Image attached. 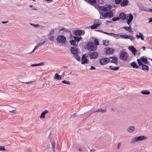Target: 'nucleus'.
<instances>
[{
	"mask_svg": "<svg viewBox=\"0 0 152 152\" xmlns=\"http://www.w3.org/2000/svg\"><path fill=\"white\" fill-rule=\"evenodd\" d=\"M113 50L112 48H107L106 50V52L107 54H110L113 53Z\"/></svg>",
	"mask_w": 152,
	"mask_h": 152,
	"instance_id": "17",
	"label": "nucleus"
},
{
	"mask_svg": "<svg viewBox=\"0 0 152 152\" xmlns=\"http://www.w3.org/2000/svg\"><path fill=\"white\" fill-rule=\"evenodd\" d=\"M88 3L89 4H95L96 1V0H88Z\"/></svg>",
	"mask_w": 152,
	"mask_h": 152,
	"instance_id": "32",
	"label": "nucleus"
},
{
	"mask_svg": "<svg viewBox=\"0 0 152 152\" xmlns=\"http://www.w3.org/2000/svg\"><path fill=\"white\" fill-rule=\"evenodd\" d=\"M84 31L82 30H77L74 31V34L77 36H79L83 34H84Z\"/></svg>",
	"mask_w": 152,
	"mask_h": 152,
	"instance_id": "12",
	"label": "nucleus"
},
{
	"mask_svg": "<svg viewBox=\"0 0 152 152\" xmlns=\"http://www.w3.org/2000/svg\"><path fill=\"white\" fill-rule=\"evenodd\" d=\"M31 66L32 67H34L36 66H38V64H32L31 65Z\"/></svg>",
	"mask_w": 152,
	"mask_h": 152,
	"instance_id": "59",
	"label": "nucleus"
},
{
	"mask_svg": "<svg viewBox=\"0 0 152 152\" xmlns=\"http://www.w3.org/2000/svg\"><path fill=\"white\" fill-rule=\"evenodd\" d=\"M147 138V137L144 136H141L135 137L132 139L130 143L132 144H134L135 142L138 141L146 140Z\"/></svg>",
	"mask_w": 152,
	"mask_h": 152,
	"instance_id": "1",
	"label": "nucleus"
},
{
	"mask_svg": "<svg viewBox=\"0 0 152 152\" xmlns=\"http://www.w3.org/2000/svg\"><path fill=\"white\" fill-rule=\"evenodd\" d=\"M120 37H122L125 39H129V37H130V35H122L120 36Z\"/></svg>",
	"mask_w": 152,
	"mask_h": 152,
	"instance_id": "31",
	"label": "nucleus"
},
{
	"mask_svg": "<svg viewBox=\"0 0 152 152\" xmlns=\"http://www.w3.org/2000/svg\"><path fill=\"white\" fill-rule=\"evenodd\" d=\"M94 42L95 43V46H97V45H99V42H98V40L97 39H96L94 40Z\"/></svg>",
	"mask_w": 152,
	"mask_h": 152,
	"instance_id": "39",
	"label": "nucleus"
},
{
	"mask_svg": "<svg viewBox=\"0 0 152 152\" xmlns=\"http://www.w3.org/2000/svg\"><path fill=\"white\" fill-rule=\"evenodd\" d=\"M62 83H64V84H70V82L69 81V80L67 81L66 80H63L62 81Z\"/></svg>",
	"mask_w": 152,
	"mask_h": 152,
	"instance_id": "42",
	"label": "nucleus"
},
{
	"mask_svg": "<svg viewBox=\"0 0 152 152\" xmlns=\"http://www.w3.org/2000/svg\"><path fill=\"white\" fill-rule=\"evenodd\" d=\"M30 24L31 26H34V27H36L39 26V24H32L31 23H30Z\"/></svg>",
	"mask_w": 152,
	"mask_h": 152,
	"instance_id": "47",
	"label": "nucleus"
},
{
	"mask_svg": "<svg viewBox=\"0 0 152 152\" xmlns=\"http://www.w3.org/2000/svg\"><path fill=\"white\" fill-rule=\"evenodd\" d=\"M110 69L113 70L117 71L118 70L119 68L118 67H113L112 66H109Z\"/></svg>",
	"mask_w": 152,
	"mask_h": 152,
	"instance_id": "24",
	"label": "nucleus"
},
{
	"mask_svg": "<svg viewBox=\"0 0 152 152\" xmlns=\"http://www.w3.org/2000/svg\"><path fill=\"white\" fill-rule=\"evenodd\" d=\"M120 19H121L122 20H126L128 19V16L124 12H121L120 13L119 15V17Z\"/></svg>",
	"mask_w": 152,
	"mask_h": 152,
	"instance_id": "11",
	"label": "nucleus"
},
{
	"mask_svg": "<svg viewBox=\"0 0 152 152\" xmlns=\"http://www.w3.org/2000/svg\"><path fill=\"white\" fill-rule=\"evenodd\" d=\"M97 3L99 4H102L103 3V1L102 0H98L97 1Z\"/></svg>",
	"mask_w": 152,
	"mask_h": 152,
	"instance_id": "55",
	"label": "nucleus"
},
{
	"mask_svg": "<svg viewBox=\"0 0 152 152\" xmlns=\"http://www.w3.org/2000/svg\"><path fill=\"white\" fill-rule=\"evenodd\" d=\"M110 61L109 58H105L101 59L99 61V63L101 64L104 65L106 64Z\"/></svg>",
	"mask_w": 152,
	"mask_h": 152,
	"instance_id": "9",
	"label": "nucleus"
},
{
	"mask_svg": "<svg viewBox=\"0 0 152 152\" xmlns=\"http://www.w3.org/2000/svg\"><path fill=\"white\" fill-rule=\"evenodd\" d=\"M6 149L4 146H0V151H6Z\"/></svg>",
	"mask_w": 152,
	"mask_h": 152,
	"instance_id": "44",
	"label": "nucleus"
},
{
	"mask_svg": "<svg viewBox=\"0 0 152 152\" xmlns=\"http://www.w3.org/2000/svg\"><path fill=\"white\" fill-rule=\"evenodd\" d=\"M70 43V44L71 45L75 46H77V45L76 44V41H75V40L72 39L71 40L69 41Z\"/></svg>",
	"mask_w": 152,
	"mask_h": 152,
	"instance_id": "25",
	"label": "nucleus"
},
{
	"mask_svg": "<svg viewBox=\"0 0 152 152\" xmlns=\"http://www.w3.org/2000/svg\"><path fill=\"white\" fill-rule=\"evenodd\" d=\"M149 21L148 22V23H150L152 21V18H150L149 19Z\"/></svg>",
	"mask_w": 152,
	"mask_h": 152,
	"instance_id": "62",
	"label": "nucleus"
},
{
	"mask_svg": "<svg viewBox=\"0 0 152 152\" xmlns=\"http://www.w3.org/2000/svg\"><path fill=\"white\" fill-rule=\"evenodd\" d=\"M81 63V64H86L88 63V59L86 58H85L84 59H83Z\"/></svg>",
	"mask_w": 152,
	"mask_h": 152,
	"instance_id": "30",
	"label": "nucleus"
},
{
	"mask_svg": "<svg viewBox=\"0 0 152 152\" xmlns=\"http://www.w3.org/2000/svg\"><path fill=\"white\" fill-rule=\"evenodd\" d=\"M85 58H86V56H85V54L83 55L81 58V60L83 61V59H84Z\"/></svg>",
	"mask_w": 152,
	"mask_h": 152,
	"instance_id": "58",
	"label": "nucleus"
},
{
	"mask_svg": "<svg viewBox=\"0 0 152 152\" xmlns=\"http://www.w3.org/2000/svg\"><path fill=\"white\" fill-rule=\"evenodd\" d=\"M135 129V127L133 126H129L126 129V131L129 133H132Z\"/></svg>",
	"mask_w": 152,
	"mask_h": 152,
	"instance_id": "15",
	"label": "nucleus"
},
{
	"mask_svg": "<svg viewBox=\"0 0 152 152\" xmlns=\"http://www.w3.org/2000/svg\"><path fill=\"white\" fill-rule=\"evenodd\" d=\"M54 31L53 29H52L51 31L50 32L49 34V35L50 36V35L53 34L54 33Z\"/></svg>",
	"mask_w": 152,
	"mask_h": 152,
	"instance_id": "51",
	"label": "nucleus"
},
{
	"mask_svg": "<svg viewBox=\"0 0 152 152\" xmlns=\"http://www.w3.org/2000/svg\"><path fill=\"white\" fill-rule=\"evenodd\" d=\"M97 7L98 8V10L99 11H104V9L103 8V6H97Z\"/></svg>",
	"mask_w": 152,
	"mask_h": 152,
	"instance_id": "43",
	"label": "nucleus"
},
{
	"mask_svg": "<svg viewBox=\"0 0 152 152\" xmlns=\"http://www.w3.org/2000/svg\"><path fill=\"white\" fill-rule=\"evenodd\" d=\"M131 66L134 68L137 69L139 68V66L137 65L136 62L133 61L131 64Z\"/></svg>",
	"mask_w": 152,
	"mask_h": 152,
	"instance_id": "19",
	"label": "nucleus"
},
{
	"mask_svg": "<svg viewBox=\"0 0 152 152\" xmlns=\"http://www.w3.org/2000/svg\"><path fill=\"white\" fill-rule=\"evenodd\" d=\"M9 112L10 113H13L15 114L17 113V111H16L15 110H12V111L10 110Z\"/></svg>",
	"mask_w": 152,
	"mask_h": 152,
	"instance_id": "49",
	"label": "nucleus"
},
{
	"mask_svg": "<svg viewBox=\"0 0 152 152\" xmlns=\"http://www.w3.org/2000/svg\"><path fill=\"white\" fill-rule=\"evenodd\" d=\"M120 19L119 17H115L112 19V21H115Z\"/></svg>",
	"mask_w": 152,
	"mask_h": 152,
	"instance_id": "40",
	"label": "nucleus"
},
{
	"mask_svg": "<svg viewBox=\"0 0 152 152\" xmlns=\"http://www.w3.org/2000/svg\"><path fill=\"white\" fill-rule=\"evenodd\" d=\"M77 115H76V113H74L73 114L72 116H71L72 118H74Z\"/></svg>",
	"mask_w": 152,
	"mask_h": 152,
	"instance_id": "60",
	"label": "nucleus"
},
{
	"mask_svg": "<svg viewBox=\"0 0 152 152\" xmlns=\"http://www.w3.org/2000/svg\"><path fill=\"white\" fill-rule=\"evenodd\" d=\"M122 28L124 29L126 31H129V32H132V31L131 30H130L131 28L130 26L128 27L124 26L123 27H122Z\"/></svg>",
	"mask_w": 152,
	"mask_h": 152,
	"instance_id": "27",
	"label": "nucleus"
},
{
	"mask_svg": "<svg viewBox=\"0 0 152 152\" xmlns=\"http://www.w3.org/2000/svg\"><path fill=\"white\" fill-rule=\"evenodd\" d=\"M56 40L58 43H61L62 44H65L66 42V37L62 35H58L56 38Z\"/></svg>",
	"mask_w": 152,
	"mask_h": 152,
	"instance_id": "4",
	"label": "nucleus"
},
{
	"mask_svg": "<svg viewBox=\"0 0 152 152\" xmlns=\"http://www.w3.org/2000/svg\"><path fill=\"white\" fill-rule=\"evenodd\" d=\"M54 78L55 79L60 80L61 79V76L58 75V73H56L55 75Z\"/></svg>",
	"mask_w": 152,
	"mask_h": 152,
	"instance_id": "26",
	"label": "nucleus"
},
{
	"mask_svg": "<svg viewBox=\"0 0 152 152\" xmlns=\"http://www.w3.org/2000/svg\"><path fill=\"white\" fill-rule=\"evenodd\" d=\"M96 68L94 66H91V68L90 69L93 70L95 69Z\"/></svg>",
	"mask_w": 152,
	"mask_h": 152,
	"instance_id": "61",
	"label": "nucleus"
},
{
	"mask_svg": "<svg viewBox=\"0 0 152 152\" xmlns=\"http://www.w3.org/2000/svg\"><path fill=\"white\" fill-rule=\"evenodd\" d=\"M22 82V83H25L26 84H29V83H31L32 82V81H30L28 82Z\"/></svg>",
	"mask_w": 152,
	"mask_h": 152,
	"instance_id": "53",
	"label": "nucleus"
},
{
	"mask_svg": "<svg viewBox=\"0 0 152 152\" xmlns=\"http://www.w3.org/2000/svg\"><path fill=\"white\" fill-rule=\"evenodd\" d=\"M100 23L99 22L96 23V24H94L93 25L91 26V28L92 29L96 28L97 27L100 25Z\"/></svg>",
	"mask_w": 152,
	"mask_h": 152,
	"instance_id": "22",
	"label": "nucleus"
},
{
	"mask_svg": "<svg viewBox=\"0 0 152 152\" xmlns=\"http://www.w3.org/2000/svg\"><path fill=\"white\" fill-rule=\"evenodd\" d=\"M129 2L128 0H123L122 1H121L120 5L122 7H124L128 4Z\"/></svg>",
	"mask_w": 152,
	"mask_h": 152,
	"instance_id": "16",
	"label": "nucleus"
},
{
	"mask_svg": "<svg viewBox=\"0 0 152 152\" xmlns=\"http://www.w3.org/2000/svg\"><path fill=\"white\" fill-rule=\"evenodd\" d=\"M137 61L139 66L142 65L143 64L142 63L146 64H147L148 62L147 59L143 57H141L140 59L138 58Z\"/></svg>",
	"mask_w": 152,
	"mask_h": 152,
	"instance_id": "5",
	"label": "nucleus"
},
{
	"mask_svg": "<svg viewBox=\"0 0 152 152\" xmlns=\"http://www.w3.org/2000/svg\"><path fill=\"white\" fill-rule=\"evenodd\" d=\"M103 44L105 46H107L108 45V43H109V41L107 40L103 41Z\"/></svg>",
	"mask_w": 152,
	"mask_h": 152,
	"instance_id": "36",
	"label": "nucleus"
},
{
	"mask_svg": "<svg viewBox=\"0 0 152 152\" xmlns=\"http://www.w3.org/2000/svg\"><path fill=\"white\" fill-rule=\"evenodd\" d=\"M129 18L128 19L129 20H130L131 21H132L133 19V16L132 14H129Z\"/></svg>",
	"mask_w": 152,
	"mask_h": 152,
	"instance_id": "41",
	"label": "nucleus"
},
{
	"mask_svg": "<svg viewBox=\"0 0 152 152\" xmlns=\"http://www.w3.org/2000/svg\"><path fill=\"white\" fill-rule=\"evenodd\" d=\"M109 58L112 59L113 60H118V58L117 57L113 56H110Z\"/></svg>",
	"mask_w": 152,
	"mask_h": 152,
	"instance_id": "46",
	"label": "nucleus"
},
{
	"mask_svg": "<svg viewBox=\"0 0 152 152\" xmlns=\"http://www.w3.org/2000/svg\"><path fill=\"white\" fill-rule=\"evenodd\" d=\"M55 146V142L53 139L50 140V142L47 145V148L48 150H50V151H53V152H54V148Z\"/></svg>",
	"mask_w": 152,
	"mask_h": 152,
	"instance_id": "3",
	"label": "nucleus"
},
{
	"mask_svg": "<svg viewBox=\"0 0 152 152\" xmlns=\"http://www.w3.org/2000/svg\"><path fill=\"white\" fill-rule=\"evenodd\" d=\"M141 93L142 94L148 95L150 94V92L149 91H148L144 90L142 91L141 92Z\"/></svg>",
	"mask_w": 152,
	"mask_h": 152,
	"instance_id": "28",
	"label": "nucleus"
},
{
	"mask_svg": "<svg viewBox=\"0 0 152 152\" xmlns=\"http://www.w3.org/2000/svg\"><path fill=\"white\" fill-rule=\"evenodd\" d=\"M44 64V62H41L39 63L38 64V66H42Z\"/></svg>",
	"mask_w": 152,
	"mask_h": 152,
	"instance_id": "56",
	"label": "nucleus"
},
{
	"mask_svg": "<svg viewBox=\"0 0 152 152\" xmlns=\"http://www.w3.org/2000/svg\"><path fill=\"white\" fill-rule=\"evenodd\" d=\"M104 11H107L110 10L112 8V6L110 4L105 5L103 6Z\"/></svg>",
	"mask_w": 152,
	"mask_h": 152,
	"instance_id": "14",
	"label": "nucleus"
},
{
	"mask_svg": "<svg viewBox=\"0 0 152 152\" xmlns=\"http://www.w3.org/2000/svg\"><path fill=\"white\" fill-rule=\"evenodd\" d=\"M129 39H130L131 41H132L134 39V38L133 37L130 36V37H129Z\"/></svg>",
	"mask_w": 152,
	"mask_h": 152,
	"instance_id": "52",
	"label": "nucleus"
},
{
	"mask_svg": "<svg viewBox=\"0 0 152 152\" xmlns=\"http://www.w3.org/2000/svg\"><path fill=\"white\" fill-rule=\"evenodd\" d=\"M122 0H115V2L116 4H118L121 3Z\"/></svg>",
	"mask_w": 152,
	"mask_h": 152,
	"instance_id": "45",
	"label": "nucleus"
},
{
	"mask_svg": "<svg viewBox=\"0 0 152 152\" xmlns=\"http://www.w3.org/2000/svg\"><path fill=\"white\" fill-rule=\"evenodd\" d=\"M71 53L73 55H75L78 54V49L75 47H72L70 49Z\"/></svg>",
	"mask_w": 152,
	"mask_h": 152,
	"instance_id": "10",
	"label": "nucleus"
},
{
	"mask_svg": "<svg viewBox=\"0 0 152 152\" xmlns=\"http://www.w3.org/2000/svg\"><path fill=\"white\" fill-rule=\"evenodd\" d=\"M87 49L89 51L95 50L96 48V46H95L93 42H89L86 45Z\"/></svg>",
	"mask_w": 152,
	"mask_h": 152,
	"instance_id": "2",
	"label": "nucleus"
},
{
	"mask_svg": "<svg viewBox=\"0 0 152 152\" xmlns=\"http://www.w3.org/2000/svg\"><path fill=\"white\" fill-rule=\"evenodd\" d=\"M54 36L53 35L51 36L48 37V39L51 41H53V39Z\"/></svg>",
	"mask_w": 152,
	"mask_h": 152,
	"instance_id": "48",
	"label": "nucleus"
},
{
	"mask_svg": "<svg viewBox=\"0 0 152 152\" xmlns=\"http://www.w3.org/2000/svg\"><path fill=\"white\" fill-rule=\"evenodd\" d=\"M8 22V21H2V23H3V24H5V23H7Z\"/></svg>",
	"mask_w": 152,
	"mask_h": 152,
	"instance_id": "63",
	"label": "nucleus"
},
{
	"mask_svg": "<svg viewBox=\"0 0 152 152\" xmlns=\"http://www.w3.org/2000/svg\"><path fill=\"white\" fill-rule=\"evenodd\" d=\"M148 11L152 12V9H150L148 10Z\"/></svg>",
	"mask_w": 152,
	"mask_h": 152,
	"instance_id": "64",
	"label": "nucleus"
},
{
	"mask_svg": "<svg viewBox=\"0 0 152 152\" xmlns=\"http://www.w3.org/2000/svg\"><path fill=\"white\" fill-rule=\"evenodd\" d=\"M132 21H131L130 20H129L128 19L127 20V23L128 24V25H129L131 23V22Z\"/></svg>",
	"mask_w": 152,
	"mask_h": 152,
	"instance_id": "57",
	"label": "nucleus"
},
{
	"mask_svg": "<svg viewBox=\"0 0 152 152\" xmlns=\"http://www.w3.org/2000/svg\"><path fill=\"white\" fill-rule=\"evenodd\" d=\"M48 113V111L47 110H45L42 112L40 116V118H45V115L46 114Z\"/></svg>",
	"mask_w": 152,
	"mask_h": 152,
	"instance_id": "18",
	"label": "nucleus"
},
{
	"mask_svg": "<svg viewBox=\"0 0 152 152\" xmlns=\"http://www.w3.org/2000/svg\"><path fill=\"white\" fill-rule=\"evenodd\" d=\"M128 49L132 52L133 54L134 55H136V52L137 51V50L133 46H129L128 48Z\"/></svg>",
	"mask_w": 152,
	"mask_h": 152,
	"instance_id": "13",
	"label": "nucleus"
},
{
	"mask_svg": "<svg viewBox=\"0 0 152 152\" xmlns=\"http://www.w3.org/2000/svg\"><path fill=\"white\" fill-rule=\"evenodd\" d=\"M38 48L37 47L36 45L35 47H34V48L33 49V50H32V51L30 53H33L35 50L37 49V48Z\"/></svg>",
	"mask_w": 152,
	"mask_h": 152,
	"instance_id": "50",
	"label": "nucleus"
},
{
	"mask_svg": "<svg viewBox=\"0 0 152 152\" xmlns=\"http://www.w3.org/2000/svg\"><path fill=\"white\" fill-rule=\"evenodd\" d=\"M45 42V41H43L42 42H40L39 43H38L36 46L38 48L39 47L42 46V45H43Z\"/></svg>",
	"mask_w": 152,
	"mask_h": 152,
	"instance_id": "33",
	"label": "nucleus"
},
{
	"mask_svg": "<svg viewBox=\"0 0 152 152\" xmlns=\"http://www.w3.org/2000/svg\"><path fill=\"white\" fill-rule=\"evenodd\" d=\"M88 54L91 59L96 58L98 57V54L96 52H89Z\"/></svg>",
	"mask_w": 152,
	"mask_h": 152,
	"instance_id": "8",
	"label": "nucleus"
},
{
	"mask_svg": "<svg viewBox=\"0 0 152 152\" xmlns=\"http://www.w3.org/2000/svg\"><path fill=\"white\" fill-rule=\"evenodd\" d=\"M118 60H112L111 61H110L111 63H113L115 64L116 65H117L118 64Z\"/></svg>",
	"mask_w": 152,
	"mask_h": 152,
	"instance_id": "37",
	"label": "nucleus"
},
{
	"mask_svg": "<svg viewBox=\"0 0 152 152\" xmlns=\"http://www.w3.org/2000/svg\"><path fill=\"white\" fill-rule=\"evenodd\" d=\"M128 54L125 51L121 50L120 55V58L123 60H126L128 57Z\"/></svg>",
	"mask_w": 152,
	"mask_h": 152,
	"instance_id": "6",
	"label": "nucleus"
},
{
	"mask_svg": "<svg viewBox=\"0 0 152 152\" xmlns=\"http://www.w3.org/2000/svg\"><path fill=\"white\" fill-rule=\"evenodd\" d=\"M140 9L142 11H148V10H147L146 8L144 6H141L140 7Z\"/></svg>",
	"mask_w": 152,
	"mask_h": 152,
	"instance_id": "35",
	"label": "nucleus"
},
{
	"mask_svg": "<svg viewBox=\"0 0 152 152\" xmlns=\"http://www.w3.org/2000/svg\"><path fill=\"white\" fill-rule=\"evenodd\" d=\"M136 36L138 39H139L140 38L142 40H144V37L143 34L140 32L139 33V35L136 34Z\"/></svg>",
	"mask_w": 152,
	"mask_h": 152,
	"instance_id": "20",
	"label": "nucleus"
},
{
	"mask_svg": "<svg viewBox=\"0 0 152 152\" xmlns=\"http://www.w3.org/2000/svg\"><path fill=\"white\" fill-rule=\"evenodd\" d=\"M106 112V110L105 109H100L94 112V113L96 112H101L102 113H104Z\"/></svg>",
	"mask_w": 152,
	"mask_h": 152,
	"instance_id": "23",
	"label": "nucleus"
},
{
	"mask_svg": "<svg viewBox=\"0 0 152 152\" xmlns=\"http://www.w3.org/2000/svg\"><path fill=\"white\" fill-rule=\"evenodd\" d=\"M141 66H142V70L146 72L148 71L149 67L147 65L143 64V65Z\"/></svg>",
	"mask_w": 152,
	"mask_h": 152,
	"instance_id": "21",
	"label": "nucleus"
},
{
	"mask_svg": "<svg viewBox=\"0 0 152 152\" xmlns=\"http://www.w3.org/2000/svg\"><path fill=\"white\" fill-rule=\"evenodd\" d=\"M121 143L120 142V143H118V145H117L118 149H119V148L121 146Z\"/></svg>",
	"mask_w": 152,
	"mask_h": 152,
	"instance_id": "54",
	"label": "nucleus"
},
{
	"mask_svg": "<svg viewBox=\"0 0 152 152\" xmlns=\"http://www.w3.org/2000/svg\"><path fill=\"white\" fill-rule=\"evenodd\" d=\"M101 15L104 18H111L113 16V12L111 10H110L108 12H106L104 15L103 13H101Z\"/></svg>",
	"mask_w": 152,
	"mask_h": 152,
	"instance_id": "7",
	"label": "nucleus"
},
{
	"mask_svg": "<svg viewBox=\"0 0 152 152\" xmlns=\"http://www.w3.org/2000/svg\"><path fill=\"white\" fill-rule=\"evenodd\" d=\"M74 57L75 58L76 60L78 61L80 60V56L78 54L73 55Z\"/></svg>",
	"mask_w": 152,
	"mask_h": 152,
	"instance_id": "34",
	"label": "nucleus"
},
{
	"mask_svg": "<svg viewBox=\"0 0 152 152\" xmlns=\"http://www.w3.org/2000/svg\"><path fill=\"white\" fill-rule=\"evenodd\" d=\"M73 38L75 41L77 42H79L82 38L81 37H77L74 36H73Z\"/></svg>",
	"mask_w": 152,
	"mask_h": 152,
	"instance_id": "29",
	"label": "nucleus"
},
{
	"mask_svg": "<svg viewBox=\"0 0 152 152\" xmlns=\"http://www.w3.org/2000/svg\"><path fill=\"white\" fill-rule=\"evenodd\" d=\"M103 33L106 34H108V35H110L112 36H113V37H114V35H115V34H114L113 33H108L107 32H103Z\"/></svg>",
	"mask_w": 152,
	"mask_h": 152,
	"instance_id": "38",
	"label": "nucleus"
}]
</instances>
